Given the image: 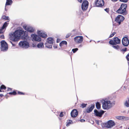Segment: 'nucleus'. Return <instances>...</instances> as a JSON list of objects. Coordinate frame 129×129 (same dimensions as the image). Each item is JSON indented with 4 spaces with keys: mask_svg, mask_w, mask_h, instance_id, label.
Listing matches in <instances>:
<instances>
[{
    "mask_svg": "<svg viewBox=\"0 0 129 129\" xmlns=\"http://www.w3.org/2000/svg\"><path fill=\"white\" fill-rule=\"evenodd\" d=\"M0 37L2 39H4V35H1L0 36Z\"/></svg>",
    "mask_w": 129,
    "mask_h": 129,
    "instance_id": "44",
    "label": "nucleus"
},
{
    "mask_svg": "<svg viewBox=\"0 0 129 129\" xmlns=\"http://www.w3.org/2000/svg\"><path fill=\"white\" fill-rule=\"evenodd\" d=\"M127 49L126 48H124L122 49H120V50L121 52L124 51V52H125L127 51Z\"/></svg>",
    "mask_w": 129,
    "mask_h": 129,
    "instance_id": "36",
    "label": "nucleus"
},
{
    "mask_svg": "<svg viewBox=\"0 0 129 129\" xmlns=\"http://www.w3.org/2000/svg\"><path fill=\"white\" fill-rule=\"evenodd\" d=\"M100 121L99 120H96V123L98 125H100Z\"/></svg>",
    "mask_w": 129,
    "mask_h": 129,
    "instance_id": "43",
    "label": "nucleus"
},
{
    "mask_svg": "<svg viewBox=\"0 0 129 129\" xmlns=\"http://www.w3.org/2000/svg\"><path fill=\"white\" fill-rule=\"evenodd\" d=\"M105 10L106 12L107 13H108L109 12V10L108 9V8H106L105 9Z\"/></svg>",
    "mask_w": 129,
    "mask_h": 129,
    "instance_id": "46",
    "label": "nucleus"
},
{
    "mask_svg": "<svg viewBox=\"0 0 129 129\" xmlns=\"http://www.w3.org/2000/svg\"><path fill=\"white\" fill-rule=\"evenodd\" d=\"M101 125L103 128L105 127L110 128L115 125V123L114 121L110 120L108 121L107 122L102 123Z\"/></svg>",
    "mask_w": 129,
    "mask_h": 129,
    "instance_id": "3",
    "label": "nucleus"
},
{
    "mask_svg": "<svg viewBox=\"0 0 129 129\" xmlns=\"http://www.w3.org/2000/svg\"><path fill=\"white\" fill-rule=\"evenodd\" d=\"M1 50L3 51H6L8 49V46L7 43L5 40H2L1 42Z\"/></svg>",
    "mask_w": 129,
    "mask_h": 129,
    "instance_id": "4",
    "label": "nucleus"
},
{
    "mask_svg": "<svg viewBox=\"0 0 129 129\" xmlns=\"http://www.w3.org/2000/svg\"><path fill=\"white\" fill-rule=\"evenodd\" d=\"M88 2L86 0H85L83 2L81 5V8L83 11H85L87 9L88 6Z\"/></svg>",
    "mask_w": 129,
    "mask_h": 129,
    "instance_id": "8",
    "label": "nucleus"
},
{
    "mask_svg": "<svg viewBox=\"0 0 129 129\" xmlns=\"http://www.w3.org/2000/svg\"><path fill=\"white\" fill-rule=\"evenodd\" d=\"M112 47L115 49L119 50L120 49V46L118 45H113L112 46Z\"/></svg>",
    "mask_w": 129,
    "mask_h": 129,
    "instance_id": "24",
    "label": "nucleus"
},
{
    "mask_svg": "<svg viewBox=\"0 0 129 129\" xmlns=\"http://www.w3.org/2000/svg\"><path fill=\"white\" fill-rule=\"evenodd\" d=\"M104 2L103 0H97L95 2L96 7H101L104 5Z\"/></svg>",
    "mask_w": 129,
    "mask_h": 129,
    "instance_id": "13",
    "label": "nucleus"
},
{
    "mask_svg": "<svg viewBox=\"0 0 129 129\" xmlns=\"http://www.w3.org/2000/svg\"><path fill=\"white\" fill-rule=\"evenodd\" d=\"M113 2H116L118 0H111Z\"/></svg>",
    "mask_w": 129,
    "mask_h": 129,
    "instance_id": "55",
    "label": "nucleus"
},
{
    "mask_svg": "<svg viewBox=\"0 0 129 129\" xmlns=\"http://www.w3.org/2000/svg\"><path fill=\"white\" fill-rule=\"evenodd\" d=\"M116 33L114 32L112 34H111L109 37V38H111L113 37L116 34Z\"/></svg>",
    "mask_w": 129,
    "mask_h": 129,
    "instance_id": "37",
    "label": "nucleus"
},
{
    "mask_svg": "<svg viewBox=\"0 0 129 129\" xmlns=\"http://www.w3.org/2000/svg\"><path fill=\"white\" fill-rule=\"evenodd\" d=\"M94 113L95 115L97 116L101 117L104 113V111L101 110L100 111H98L96 109L94 110Z\"/></svg>",
    "mask_w": 129,
    "mask_h": 129,
    "instance_id": "14",
    "label": "nucleus"
},
{
    "mask_svg": "<svg viewBox=\"0 0 129 129\" xmlns=\"http://www.w3.org/2000/svg\"><path fill=\"white\" fill-rule=\"evenodd\" d=\"M125 11H124V10L122 9L121 7H120L119 9L117 11V12L120 14H122L124 13V12Z\"/></svg>",
    "mask_w": 129,
    "mask_h": 129,
    "instance_id": "20",
    "label": "nucleus"
},
{
    "mask_svg": "<svg viewBox=\"0 0 129 129\" xmlns=\"http://www.w3.org/2000/svg\"><path fill=\"white\" fill-rule=\"evenodd\" d=\"M61 43H62V44H65V45H67V42L66 41H62L61 42Z\"/></svg>",
    "mask_w": 129,
    "mask_h": 129,
    "instance_id": "35",
    "label": "nucleus"
},
{
    "mask_svg": "<svg viewBox=\"0 0 129 129\" xmlns=\"http://www.w3.org/2000/svg\"><path fill=\"white\" fill-rule=\"evenodd\" d=\"M78 113V111L74 109L72 111L71 113V115L72 117H75L77 115Z\"/></svg>",
    "mask_w": 129,
    "mask_h": 129,
    "instance_id": "17",
    "label": "nucleus"
},
{
    "mask_svg": "<svg viewBox=\"0 0 129 129\" xmlns=\"http://www.w3.org/2000/svg\"><path fill=\"white\" fill-rule=\"evenodd\" d=\"M37 47L39 48H44V44L42 42H40L37 45Z\"/></svg>",
    "mask_w": 129,
    "mask_h": 129,
    "instance_id": "21",
    "label": "nucleus"
},
{
    "mask_svg": "<svg viewBox=\"0 0 129 129\" xmlns=\"http://www.w3.org/2000/svg\"><path fill=\"white\" fill-rule=\"evenodd\" d=\"M4 29V28L2 27L0 29V34H3L4 33V31L3 30Z\"/></svg>",
    "mask_w": 129,
    "mask_h": 129,
    "instance_id": "34",
    "label": "nucleus"
},
{
    "mask_svg": "<svg viewBox=\"0 0 129 129\" xmlns=\"http://www.w3.org/2000/svg\"><path fill=\"white\" fill-rule=\"evenodd\" d=\"M27 36V34H26L25 35V37H26Z\"/></svg>",
    "mask_w": 129,
    "mask_h": 129,
    "instance_id": "60",
    "label": "nucleus"
},
{
    "mask_svg": "<svg viewBox=\"0 0 129 129\" xmlns=\"http://www.w3.org/2000/svg\"><path fill=\"white\" fill-rule=\"evenodd\" d=\"M10 42L11 44H12V45L13 46H15V44H13L12 43V42L11 41H10Z\"/></svg>",
    "mask_w": 129,
    "mask_h": 129,
    "instance_id": "49",
    "label": "nucleus"
},
{
    "mask_svg": "<svg viewBox=\"0 0 129 129\" xmlns=\"http://www.w3.org/2000/svg\"><path fill=\"white\" fill-rule=\"evenodd\" d=\"M80 121L81 122H84L85 121V120L84 119H81L80 120Z\"/></svg>",
    "mask_w": 129,
    "mask_h": 129,
    "instance_id": "48",
    "label": "nucleus"
},
{
    "mask_svg": "<svg viewBox=\"0 0 129 129\" xmlns=\"http://www.w3.org/2000/svg\"><path fill=\"white\" fill-rule=\"evenodd\" d=\"M124 19V18L123 16L121 15H118L115 18V21L120 25Z\"/></svg>",
    "mask_w": 129,
    "mask_h": 129,
    "instance_id": "9",
    "label": "nucleus"
},
{
    "mask_svg": "<svg viewBox=\"0 0 129 129\" xmlns=\"http://www.w3.org/2000/svg\"><path fill=\"white\" fill-rule=\"evenodd\" d=\"M126 58L127 60L129 61V53L126 55Z\"/></svg>",
    "mask_w": 129,
    "mask_h": 129,
    "instance_id": "40",
    "label": "nucleus"
},
{
    "mask_svg": "<svg viewBox=\"0 0 129 129\" xmlns=\"http://www.w3.org/2000/svg\"><path fill=\"white\" fill-rule=\"evenodd\" d=\"M19 45L20 47L23 48H27L29 47L28 43L25 41H21L19 43Z\"/></svg>",
    "mask_w": 129,
    "mask_h": 129,
    "instance_id": "5",
    "label": "nucleus"
},
{
    "mask_svg": "<svg viewBox=\"0 0 129 129\" xmlns=\"http://www.w3.org/2000/svg\"><path fill=\"white\" fill-rule=\"evenodd\" d=\"M128 0H120L119 1L124 3H126L128 2Z\"/></svg>",
    "mask_w": 129,
    "mask_h": 129,
    "instance_id": "39",
    "label": "nucleus"
},
{
    "mask_svg": "<svg viewBox=\"0 0 129 129\" xmlns=\"http://www.w3.org/2000/svg\"><path fill=\"white\" fill-rule=\"evenodd\" d=\"M23 28L24 29L30 33H34L35 30L34 28L28 25H24Z\"/></svg>",
    "mask_w": 129,
    "mask_h": 129,
    "instance_id": "6",
    "label": "nucleus"
},
{
    "mask_svg": "<svg viewBox=\"0 0 129 129\" xmlns=\"http://www.w3.org/2000/svg\"><path fill=\"white\" fill-rule=\"evenodd\" d=\"M4 96V95L2 94H0V96L1 97H2Z\"/></svg>",
    "mask_w": 129,
    "mask_h": 129,
    "instance_id": "56",
    "label": "nucleus"
},
{
    "mask_svg": "<svg viewBox=\"0 0 129 129\" xmlns=\"http://www.w3.org/2000/svg\"><path fill=\"white\" fill-rule=\"evenodd\" d=\"M12 89L11 88H8V91H10Z\"/></svg>",
    "mask_w": 129,
    "mask_h": 129,
    "instance_id": "50",
    "label": "nucleus"
},
{
    "mask_svg": "<svg viewBox=\"0 0 129 129\" xmlns=\"http://www.w3.org/2000/svg\"><path fill=\"white\" fill-rule=\"evenodd\" d=\"M6 6H5V10L6 11H7V9H6Z\"/></svg>",
    "mask_w": 129,
    "mask_h": 129,
    "instance_id": "58",
    "label": "nucleus"
},
{
    "mask_svg": "<svg viewBox=\"0 0 129 129\" xmlns=\"http://www.w3.org/2000/svg\"><path fill=\"white\" fill-rule=\"evenodd\" d=\"M26 31H24L22 29L16 30L14 32H11L9 34V39L13 41L16 42L19 41L20 37L24 36Z\"/></svg>",
    "mask_w": 129,
    "mask_h": 129,
    "instance_id": "1",
    "label": "nucleus"
},
{
    "mask_svg": "<svg viewBox=\"0 0 129 129\" xmlns=\"http://www.w3.org/2000/svg\"><path fill=\"white\" fill-rule=\"evenodd\" d=\"M71 35V33H69L66 36V38H68Z\"/></svg>",
    "mask_w": 129,
    "mask_h": 129,
    "instance_id": "38",
    "label": "nucleus"
},
{
    "mask_svg": "<svg viewBox=\"0 0 129 129\" xmlns=\"http://www.w3.org/2000/svg\"><path fill=\"white\" fill-rule=\"evenodd\" d=\"M63 45L62 43H61V42L59 44V46L61 47Z\"/></svg>",
    "mask_w": 129,
    "mask_h": 129,
    "instance_id": "52",
    "label": "nucleus"
},
{
    "mask_svg": "<svg viewBox=\"0 0 129 129\" xmlns=\"http://www.w3.org/2000/svg\"><path fill=\"white\" fill-rule=\"evenodd\" d=\"M6 88V87L4 85H2L0 87V90L2 91H4L3 90L5 89Z\"/></svg>",
    "mask_w": 129,
    "mask_h": 129,
    "instance_id": "30",
    "label": "nucleus"
},
{
    "mask_svg": "<svg viewBox=\"0 0 129 129\" xmlns=\"http://www.w3.org/2000/svg\"><path fill=\"white\" fill-rule=\"evenodd\" d=\"M37 34L39 36L43 38H46L47 36L46 33L42 30L38 31Z\"/></svg>",
    "mask_w": 129,
    "mask_h": 129,
    "instance_id": "15",
    "label": "nucleus"
},
{
    "mask_svg": "<svg viewBox=\"0 0 129 129\" xmlns=\"http://www.w3.org/2000/svg\"><path fill=\"white\" fill-rule=\"evenodd\" d=\"M128 64L129 65V62H128Z\"/></svg>",
    "mask_w": 129,
    "mask_h": 129,
    "instance_id": "64",
    "label": "nucleus"
},
{
    "mask_svg": "<svg viewBox=\"0 0 129 129\" xmlns=\"http://www.w3.org/2000/svg\"><path fill=\"white\" fill-rule=\"evenodd\" d=\"M127 80L129 82V78H128L127 79Z\"/></svg>",
    "mask_w": 129,
    "mask_h": 129,
    "instance_id": "59",
    "label": "nucleus"
},
{
    "mask_svg": "<svg viewBox=\"0 0 129 129\" xmlns=\"http://www.w3.org/2000/svg\"><path fill=\"white\" fill-rule=\"evenodd\" d=\"M100 42V41H99L98 42Z\"/></svg>",
    "mask_w": 129,
    "mask_h": 129,
    "instance_id": "63",
    "label": "nucleus"
},
{
    "mask_svg": "<svg viewBox=\"0 0 129 129\" xmlns=\"http://www.w3.org/2000/svg\"><path fill=\"white\" fill-rule=\"evenodd\" d=\"M63 112H61L59 116L60 117H62L63 116Z\"/></svg>",
    "mask_w": 129,
    "mask_h": 129,
    "instance_id": "41",
    "label": "nucleus"
},
{
    "mask_svg": "<svg viewBox=\"0 0 129 129\" xmlns=\"http://www.w3.org/2000/svg\"><path fill=\"white\" fill-rule=\"evenodd\" d=\"M12 93L13 95H15L16 94V93L15 91H13V92H12Z\"/></svg>",
    "mask_w": 129,
    "mask_h": 129,
    "instance_id": "45",
    "label": "nucleus"
},
{
    "mask_svg": "<svg viewBox=\"0 0 129 129\" xmlns=\"http://www.w3.org/2000/svg\"><path fill=\"white\" fill-rule=\"evenodd\" d=\"M31 36L32 38V40L34 41H36L39 42L41 41V38L37 35L32 34L31 35Z\"/></svg>",
    "mask_w": 129,
    "mask_h": 129,
    "instance_id": "11",
    "label": "nucleus"
},
{
    "mask_svg": "<svg viewBox=\"0 0 129 129\" xmlns=\"http://www.w3.org/2000/svg\"><path fill=\"white\" fill-rule=\"evenodd\" d=\"M77 1L80 3H81L83 0H77Z\"/></svg>",
    "mask_w": 129,
    "mask_h": 129,
    "instance_id": "51",
    "label": "nucleus"
},
{
    "mask_svg": "<svg viewBox=\"0 0 129 129\" xmlns=\"http://www.w3.org/2000/svg\"><path fill=\"white\" fill-rule=\"evenodd\" d=\"M122 45L125 46H127L129 43L128 38L126 37L123 38L122 40Z\"/></svg>",
    "mask_w": 129,
    "mask_h": 129,
    "instance_id": "12",
    "label": "nucleus"
},
{
    "mask_svg": "<svg viewBox=\"0 0 129 129\" xmlns=\"http://www.w3.org/2000/svg\"><path fill=\"white\" fill-rule=\"evenodd\" d=\"M8 23L7 22H5L3 24L2 27L4 28V29L6 28L7 27V26Z\"/></svg>",
    "mask_w": 129,
    "mask_h": 129,
    "instance_id": "28",
    "label": "nucleus"
},
{
    "mask_svg": "<svg viewBox=\"0 0 129 129\" xmlns=\"http://www.w3.org/2000/svg\"><path fill=\"white\" fill-rule=\"evenodd\" d=\"M91 41H92V40H91L89 42H91Z\"/></svg>",
    "mask_w": 129,
    "mask_h": 129,
    "instance_id": "61",
    "label": "nucleus"
},
{
    "mask_svg": "<svg viewBox=\"0 0 129 129\" xmlns=\"http://www.w3.org/2000/svg\"><path fill=\"white\" fill-rule=\"evenodd\" d=\"M54 41L53 39L51 37H49L47 39V43H48L51 44H52L54 43Z\"/></svg>",
    "mask_w": 129,
    "mask_h": 129,
    "instance_id": "18",
    "label": "nucleus"
},
{
    "mask_svg": "<svg viewBox=\"0 0 129 129\" xmlns=\"http://www.w3.org/2000/svg\"><path fill=\"white\" fill-rule=\"evenodd\" d=\"M8 94H9L10 95H13L12 93V92H10L8 93Z\"/></svg>",
    "mask_w": 129,
    "mask_h": 129,
    "instance_id": "57",
    "label": "nucleus"
},
{
    "mask_svg": "<svg viewBox=\"0 0 129 129\" xmlns=\"http://www.w3.org/2000/svg\"><path fill=\"white\" fill-rule=\"evenodd\" d=\"M116 118L118 119L121 120H127L128 119V118L127 117L122 116H117L116 117Z\"/></svg>",
    "mask_w": 129,
    "mask_h": 129,
    "instance_id": "19",
    "label": "nucleus"
},
{
    "mask_svg": "<svg viewBox=\"0 0 129 129\" xmlns=\"http://www.w3.org/2000/svg\"><path fill=\"white\" fill-rule=\"evenodd\" d=\"M53 47L54 49L57 48V47L56 46H54Z\"/></svg>",
    "mask_w": 129,
    "mask_h": 129,
    "instance_id": "54",
    "label": "nucleus"
},
{
    "mask_svg": "<svg viewBox=\"0 0 129 129\" xmlns=\"http://www.w3.org/2000/svg\"><path fill=\"white\" fill-rule=\"evenodd\" d=\"M13 3V1L12 0H6L5 6L11 5Z\"/></svg>",
    "mask_w": 129,
    "mask_h": 129,
    "instance_id": "22",
    "label": "nucleus"
},
{
    "mask_svg": "<svg viewBox=\"0 0 129 129\" xmlns=\"http://www.w3.org/2000/svg\"><path fill=\"white\" fill-rule=\"evenodd\" d=\"M48 43H46L45 44V47L47 48H52V45L51 44H49Z\"/></svg>",
    "mask_w": 129,
    "mask_h": 129,
    "instance_id": "25",
    "label": "nucleus"
},
{
    "mask_svg": "<svg viewBox=\"0 0 129 129\" xmlns=\"http://www.w3.org/2000/svg\"><path fill=\"white\" fill-rule=\"evenodd\" d=\"M124 105L125 106L127 107H129V103L126 100L125 101L124 103Z\"/></svg>",
    "mask_w": 129,
    "mask_h": 129,
    "instance_id": "29",
    "label": "nucleus"
},
{
    "mask_svg": "<svg viewBox=\"0 0 129 129\" xmlns=\"http://www.w3.org/2000/svg\"><path fill=\"white\" fill-rule=\"evenodd\" d=\"M78 50V49L77 48H76L73 49H72V51L74 53H75Z\"/></svg>",
    "mask_w": 129,
    "mask_h": 129,
    "instance_id": "33",
    "label": "nucleus"
},
{
    "mask_svg": "<svg viewBox=\"0 0 129 129\" xmlns=\"http://www.w3.org/2000/svg\"><path fill=\"white\" fill-rule=\"evenodd\" d=\"M65 127H64V128H63V129H65Z\"/></svg>",
    "mask_w": 129,
    "mask_h": 129,
    "instance_id": "62",
    "label": "nucleus"
},
{
    "mask_svg": "<svg viewBox=\"0 0 129 129\" xmlns=\"http://www.w3.org/2000/svg\"><path fill=\"white\" fill-rule=\"evenodd\" d=\"M72 123H73L72 121L71 120H69V122H67L66 125L67 127L68 126L71 124Z\"/></svg>",
    "mask_w": 129,
    "mask_h": 129,
    "instance_id": "27",
    "label": "nucleus"
},
{
    "mask_svg": "<svg viewBox=\"0 0 129 129\" xmlns=\"http://www.w3.org/2000/svg\"><path fill=\"white\" fill-rule=\"evenodd\" d=\"M96 108L98 109H99L101 108V105L99 103L97 102L96 104Z\"/></svg>",
    "mask_w": 129,
    "mask_h": 129,
    "instance_id": "26",
    "label": "nucleus"
},
{
    "mask_svg": "<svg viewBox=\"0 0 129 129\" xmlns=\"http://www.w3.org/2000/svg\"><path fill=\"white\" fill-rule=\"evenodd\" d=\"M74 40L76 43L80 44L83 41V38L82 36H77L74 38Z\"/></svg>",
    "mask_w": 129,
    "mask_h": 129,
    "instance_id": "10",
    "label": "nucleus"
},
{
    "mask_svg": "<svg viewBox=\"0 0 129 129\" xmlns=\"http://www.w3.org/2000/svg\"><path fill=\"white\" fill-rule=\"evenodd\" d=\"M100 101L102 103L103 108L105 110L110 109L115 104L114 103H111L110 101L106 99H102Z\"/></svg>",
    "mask_w": 129,
    "mask_h": 129,
    "instance_id": "2",
    "label": "nucleus"
},
{
    "mask_svg": "<svg viewBox=\"0 0 129 129\" xmlns=\"http://www.w3.org/2000/svg\"><path fill=\"white\" fill-rule=\"evenodd\" d=\"M82 46V45L81 44H80L79 45V46H78V47H81Z\"/></svg>",
    "mask_w": 129,
    "mask_h": 129,
    "instance_id": "53",
    "label": "nucleus"
},
{
    "mask_svg": "<svg viewBox=\"0 0 129 129\" xmlns=\"http://www.w3.org/2000/svg\"><path fill=\"white\" fill-rule=\"evenodd\" d=\"M2 19L6 20H9V18L8 16H3L2 17Z\"/></svg>",
    "mask_w": 129,
    "mask_h": 129,
    "instance_id": "31",
    "label": "nucleus"
},
{
    "mask_svg": "<svg viewBox=\"0 0 129 129\" xmlns=\"http://www.w3.org/2000/svg\"><path fill=\"white\" fill-rule=\"evenodd\" d=\"M127 7V5L125 3H122L120 7L124 10V11H126V8Z\"/></svg>",
    "mask_w": 129,
    "mask_h": 129,
    "instance_id": "23",
    "label": "nucleus"
},
{
    "mask_svg": "<svg viewBox=\"0 0 129 129\" xmlns=\"http://www.w3.org/2000/svg\"><path fill=\"white\" fill-rule=\"evenodd\" d=\"M87 105V104L82 103L81 104L80 107L82 108H84Z\"/></svg>",
    "mask_w": 129,
    "mask_h": 129,
    "instance_id": "32",
    "label": "nucleus"
},
{
    "mask_svg": "<svg viewBox=\"0 0 129 129\" xmlns=\"http://www.w3.org/2000/svg\"><path fill=\"white\" fill-rule=\"evenodd\" d=\"M18 94H20V95L24 94V93H23L21 92H20V91L18 92Z\"/></svg>",
    "mask_w": 129,
    "mask_h": 129,
    "instance_id": "42",
    "label": "nucleus"
},
{
    "mask_svg": "<svg viewBox=\"0 0 129 129\" xmlns=\"http://www.w3.org/2000/svg\"><path fill=\"white\" fill-rule=\"evenodd\" d=\"M94 107V105H92L90 107L89 106L88 108L86 109L83 112L85 113H89L92 111Z\"/></svg>",
    "mask_w": 129,
    "mask_h": 129,
    "instance_id": "16",
    "label": "nucleus"
},
{
    "mask_svg": "<svg viewBox=\"0 0 129 129\" xmlns=\"http://www.w3.org/2000/svg\"><path fill=\"white\" fill-rule=\"evenodd\" d=\"M120 40L117 37L114 38L113 40H110L109 42V43L112 45H116V44H119L120 43Z\"/></svg>",
    "mask_w": 129,
    "mask_h": 129,
    "instance_id": "7",
    "label": "nucleus"
},
{
    "mask_svg": "<svg viewBox=\"0 0 129 129\" xmlns=\"http://www.w3.org/2000/svg\"><path fill=\"white\" fill-rule=\"evenodd\" d=\"M60 41V40L59 39H57V40L56 42L57 43L59 42Z\"/></svg>",
    "mask_w": 129,
    "mask_h": 129,
    "instance_id": "47",
    "label": "nucleus"
}]
</instances>
